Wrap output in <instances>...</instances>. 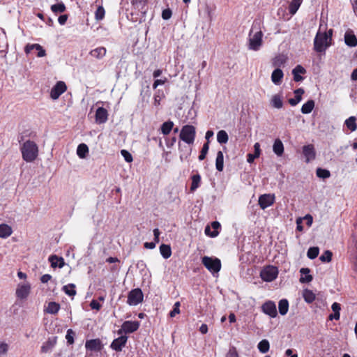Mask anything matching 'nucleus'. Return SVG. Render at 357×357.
Returning a JSON list of instances; mask_svg holds the SVG:
<instances>
[{
  "instance_id": "obj_35",
  "label": "nucleus",
  "mask_w": 357,
  "mask_h": 357,
  "mask_svg": "<svg viewBox=\"0 0 357 357\" xmlns=\"http://www.w3.org/2000/svg\"><path fill=\"white\" fill-rule=\"evenodd\" d=\"M271 104L273 107L280 109L282 107L283 102L280 96L275 95L272 97Z\"/></svg>"
},
{
  "instance_id": "obj_9",
  "label": "nucleus",
  "mask_w": 357,
  "mask_h": 357,
  "mask_svg": "<svg viewBox=\"0 0 357 357\" xmlns=\"http://www.w3.org/2000/svg\"><path fill=\"white\" fill-rule=\"evenodd\" d=\"M274 194H264L259 197V205L262 209H265L273 204L275 202Z\"/></svg>"
},
{
  "instance_id": "obj_11",
  "label": "nucleus",
  "mask_w": 357,
  "mask_h": 357,
  "mask_svg": "<svg viewBox=\"0 0 357 357\" xmlns=\"http://www.w3.org/2000/svg\"><path fill=\"white\" fill-rule=\"evenodd\" d=\"M31 287L29 283L19 284L16 289V296L20 298H26L30 293Z\"/></svg>"
},
{
  "instance_id": "obj_1",
  "label": "nucleus",
  "mask_w": 357,
  "mask_h": 357,
  "mask_svg": "<svg viewBox=\"0 0 357 357\" xmlns=\"http://www.w3.org/2000/svg\"><path fill=\"white\" fill-rule=\"evenodd\" d=\"M21 151L22 158L27 162H31L38 157V147L34 142L28 140L23 144Z\"/></svg>"
},
{
  "instance_id": "obj_45",
  "label": "nucleus",
  "mask_w": 357,
  "mask_h": 357,
  "mask_svg": "<svg viewBox=\"0 0 357 357\" xmlns=\"http://www.w3.org/2000/svg\"><path fill=\"white\" fill-rule=\"evenodd\" d=\"M105 9L102 6H98L96 13L95 17L96 20H102L105 17Z\"/></svg>"
},
{
  "instance_id": "obj_43",
  "label": "nucleus",
  "mask_w": 357,
  "mask_h": 357,
  "mask_svg": "<svg viewBox=\"0 0 357 357\" xmlns=\"http://www.w3.org/2000/svg\"><path fill=\"white\" fill-rule=\"evenodd\" d=\"M319 252V250L317 247H312L308 249L307 255L310 259H313L318 256Z\"/></svg>"
},
{
  "instance_id": "obj_5",
  "label": "nucleus",
  "mask_w": 357,
  "mask_h": 357,
  "mask_svg": "<svg viewBox=\"0 0 357 357\" xmlns=\"http://www.w3.org/2000/svg\"><path fill=\"white\" fill-rule=\"evenodd\" d=\"M202 262L212 273H218L221 269V261L218 258L204 256L202 257Z\"/></svg>"
},
{
  "instance_id": "obj_61",
  "label": "nucleus",
  "mask_w": 357,
  "mask_h": 357,
  "mask_svg": "<svg viewBox=\"0 0 357 357\" xmlns=\"http://www.w3.org/2000/svg\"><path fill=\"white\" fill-rule=\"evenodd\" d=\"M205 234L211 237H215L218 235L217 231H213V232L211 233V229H210L209 226H207L205 228Z\"/></svg>"
},
{
  "instance_id": "obj_64",
  "label": "nucleus",
  "mask_w": 357,
  "mask_h": 357,
  "mask_svg": "<svg viewBox=\"0 0 357 357\" xmlns=\"http://www.w3.org/2000/svg\"><path fill=\"white\" fill-rule=\"evenodd\" d=\"M52 278V276L49 274H45L43 275L41 278H40V280L43 283H47L48 282V281H50Z\"/></svg>"
},
{
  "instance_id": "obj_44",
  "label": "nucleus",
  "mask_w": 357,
  "mask_h": 357,
  "mask_svg": "<svg viewBox=\"0 0 357 357\" xmlns=\"http://www.w3.org/2000/svg\"><path fill=\"white\" fill-rule=\"evenodd\" d=\"M332 252L329 250H326L319 257L322 262H330L332 259Z\"/></svg>"
},
{
  "instance_id": "obj_46",
  "label": "nucleus",
  "mask_w": 357,
  "mask_h": 357,
  "mask_svg": "<svg viewBox=\"0 0 357 357\" xmlns=\"http://www.w3.org/2000/svg\"><path fill=\"white\" fill-rule=\"evenodd\" d=\"M317 176L319 178H328L330 176V172L327 169H321V168H318L317 169Z\"/></svg>"
},
{
  "instance_id": "obj_25",
  "label": "nucleus",
  "mask_w": 357,
  "mask_h": 357,
  "mask_svg": "<svg viewBox=\"0 0 357 357\" xmlns=\"http://www.w3.org/2000/svg\"><path fill=\"white\" fill-rule=\"evenodd\" d=\"M331 308L334 312V314H331L329 315V319L333 320H338L340 319V311L341 310L340 305L337 303H333Z\"/></svg>"
},
{
  "instance_id": "obj_60",
  "label": "nucleus",
  "mask_w": 357,
  "mask_h": 357,
  "mask_svg": "<svg viewBox=\"0 0 357 357\" xmlns=\"http://www.w3.org/2000/svg\"><path fill=\"white\" fill-rule=\"evenodd\" d=\"M90 306L92 309H95L97 310H99L101 307V305L96 300H93L91 303Z\"/></svg>"
},
{
  "instance_id": "obj_26",
  "label": "nucleus",
  "mask_w": 357,
  "mask_h": 357,
  "mask_svg": "<svg viewBox=\"0 0 357 357\" xmlns=\"http://www.w3.org/2000/svg\"><path fill=\"white\" fill-rule=\"evenodd\" d=\"M215 167L217 170L222 172L224 167V155L221 151H219L217 153Z\"/></svg>"
},
{
  "instance_id": "obj_63",
  "label": "nucleus",
  "mask_w": 357,
  "mask_h": 357,
  "mask_svg": "<svg viewBox=\"0 0 357 357\" xmlns=\"http://www.w3.org/2000/svg\"><path fill=\"white\" fill-rule=\"evenodd\" d=\"M160 234V232L158 228H155L153 229L154 241L155 243L159 242Z\"/></svg>"
},
{
  "instance_id": "obj_24",
  "label": "nucleus",
  "mask_w": 357,
  "mask_h": 357,
  "mask_svg": "<svg viewBox=\"0 0 357 357\" xmlns=\"http://www.w3.org/2000/svg\"><path fill=\"white\" fill-rule=\"evenodd\" d=\"M344 124L351 132H354L357 129L356 118L355 116H350L346 119Z\"/></svg>"
},
{
  "instance_id": "obj_8",
  "label": "nucleus",
  "mask_w": 357,
  "mask_h": 357,
  "mask_svg": "<svg viewBox=\"0 0 357 357\" xmlns=\"http://www.w3.org/2000/svg\"><path fill=\"white\" fill-rule=\"evenodd\" d=\"M139 327V323L137 321H126L123 323L121 328L118 331V334L121 335L123 333H131L136 331Z\"/></svg>"
},
{
  "instance_id": "obj_37",
  "label": "nucleus",
  "mask_w": 357,
  "mask_h": 357,
  "mask_svg": "<svg viewBox=\"0 0 357 357\" xmlns=\"http://www.w3.org/2000/svg\"><path fill=\"white\" fill-rule=\"evenodd\" d=\"M303 296L304 300L308 303L313 302L315 299L314 294L311 290L309 289L304 290Z\"/></svg>"
},
{
  "instance_id": "obj_33",
  "label": "nucleus",
  "mask_w": 357,
  "mask_h": 357,
  "mask_svg": "<svg viewBox=\"0 0 357 357\" xmlns=\"http://www.w3.org/2000/svg\"><path fill=\"white\" fill-rule=\"evenodd\" d=\"M314 107V102L312 100H308L301 107L303 114H310Z\"/></svg>"
},
{
  "instance_id": "obj_18",
  "label": "nucleus",
  "mask_w": 357,
  "mask_h": 357,
  "mask_svg": "<svg viewBox=\"0 0 357 357\" xmlns=\"http://www.w3.org/2000/svg\"><path fill=\"white\" fill-rule=\"evenodd\" d=\"M273 151L278 155L281 156L284 153V145L280 139H276L273 145Z\"/></svg>"
},
{
  "instance_id": "obj_29",
  "label": "nucleus",
  "mask_w": 357,
  "mask_h": 357,
  "mask_svg": "<svg viewBox=\"0 0 357 357\" xmlns=\"http://www.w3.org/2000/svg\"><path fill=\"white\" fill-rule=\"evenodd\" d=\"M160 252L165 259H168L172 255V250L169 245L162 244L160 246Z\"/></svg>"
},
{
  "instance_id": "obj_17",
  "label": "nucleus",
  "mask_w": 357,
  "mask_h": 357,
  "mask_svg": "<svg viewBox=\"0 0 357 357\" xmlns=\"http://www.w3.org/2000/svg\"><path fill=\"white\" fill-rule=\"evenodd\" d=\"M344 42L349 47L357 45V38L351 30H348L344 34Z\"/></svg>"
},
{
  "instance_id": "obj_56",
  "label": "nucleus",
  "mask_w": 357,
  "mask_h": 357,
  "mask_svg": "<svg viewBox=\"0 0 357 357\" xmlns=\"http://www.w3.org/2000/svg\"><path fill=\"white\" fill-rule=\"evenodd\" d=\"M36 46H38L39 48H35V50L37 51V56L38 57H43L45 56V50L43 48L41 45L39 44H36Z\"/></svg>"
},
{
  "instance_id": "obj_23",
  "label": "nucleus",
  "mask_w": 357,
  "mask_h": 357,
  "mask_svg": "<svg viewBox=\"0 0 357 357\" xmlns=\"http://www.w3.org/2000/svg\"><path fill=\"white\" fill-rule=\"evenodd\" d=\"M305 69L303 67L300 65L297 66L292 71L294 80L296 82L302 80L303 78L301 75L305 73Z\"/></svg>"
},
{
  "instance_id": "obj_36",
  "label": "nucleus",
  "mask_w": 357,
  "mask_h": 357,
  "mask_svg": "<svg viewBox=\"0 0 357 357\" xmlns=\"http://www.w3.org/2000/svg\"><path fill=\"white\" fill-rule=\"evenodd\" d=\"M174 126V123L172 121H167L162 123L161 126V131L163 135H169L171 132L172 128Z\"/></svg>"
},
{
  "instance_id": "obj_20",
  "label": "nucleus",
  "mask_w": 357,
  "mask_h": 357,
  "mask_svg": "<svg viewBox=\"0 0 357 357\" xmlns=\"http://www.w3.org/2000/svg\"><path fill=\"white\" fill-rule=\"evenodd\" d=\"M106 52H107V50L105 47H99L94 50H92L90 52V54L91 56H93L96 59H100L105 56Z\"/></svg>"
},
{
  "instance_id": "obj_7",
  "label": "nucleus",
  "mask_w": 357,
  "mask_h": 357,
  "mask_svg": "<svg viewBox=\"0 0 357 357\" xmlns=\"http://www.w3.org/2000/svg\"><path fill=\"white\" fill-rule=\"evenodd\" d=\"M143 293L140 289H135L128 294L127 303L130 305H137L143 301Z\"/></svg>"
},
{
  "instance_id": "obj_12",
  "label": "nucleus",
  "mask_w": 357,
  "mask_h": 357,
  "mask_svg": "<svg viewBox=\"0 0 357 357\" xmlns=\"http://www.w3.org/2000/svg\"><path fill=\"white\" fill-rule=\"evenodd\" d=\"M303 153L307 163L315 159L316 153L312 144H308L303 147Z\"/></svg>"
},
{
  "instance_id": "obj_55",
  "label": "nucleus",
  "mask_w": 357,
  "mask_h": 357,
  "mask_svg": "<svg viewBox=\"0 0 357 357\" xmlns=\"http://www.w3.org/2000/svg\"><path fill=\"white\" fill-rule=\"evenodd\" d=\"M172 10L169 8L167 9H165L162 13V17L164 19V20H169L171 16H172Z\"/></svg>"
},
{
  "instance_id": "obj_2",
  "label": "nucleus",
  "mask_w": 357,
  "mask_h": 357,
  "mask_svg": "<svg viewBox=\"0 0 357 357\" xmlns=\"http://www.w3.org/2000/svg\"><path fill=\"white\" fill-rule=\"evenodd\" d=\"M330 35H328L325 31L321 32L319 31L315 36L314 40V50L318 52H321L331 45Z\"/></svg>"
},
{
  "instance_id": "obj_53",
  "label": "nucleus",
  "mask_w": 357,
  "mask_h": 357,
  "mask_svg": "<svg viewBox=\"0 0 357 357\" xmlns=\"http://www.w3.org/2000/svg\"><path fill=\"white\" fill-rule=\"evenodd\" d=\"M8 351V344L4 342H0V355H5Z\"/></svg>"
},
{
  "instance_id": "obj_54",
  "label": "nucleus",
  "mask_w": 357,
  "mask_h": 357,
  "mask_svg": "<svg viewBox=\"0 0 357 357\" xmlns=\"http://www.w3.org/2000/svg\"><path fill=\"white\" fill-rule=\"evenodd\" d=\"M65 91H50V97L52 100H56Z\"/></svg>"
},
{
  "instance_id": "obj_34",
  "label": "nucleus",
  "mask_w": 357,
  "mask_h": 357,
  "mask_svg": "<svg viewBox=\"0 0 357 357\" xmlns=\"http://www.w3.org/2000/svg\"><path fill=\"white\" fill-rule=\"evenodd\" d=\"M303 0H292L289 4V10L290 13L294 15L299 8Z\"/></svg>"
},
{
  "instance_id": "obj_3",
  "label": "nucleus",
  "mask_w": 357,
  "mask_h": 357,
  "mask_svg": "<svg viewBox=\"0 0 357 357\" xmlns=\"http://www.w3.org/2000/svg\"><path fill=\"white\" fill-rule=\"evenodd\" d=\"M257 24V22H254L252 29L250 32L249 38V49L254 51L259 50L262 45V31L260 30H257L255 33H253Z\"/></svg>"
},
{
  "instance_id": "obj_42",
  "label": "nucleus",
  "mask_w": 357,
  "mask_h": 357,
  "mask_svg": "<svg viewBox=\"0 0 357 357\" xmlns=\"http://www.w3.org/2000/svg\"><path fill=\"white\" fill-rule=\"evenodd\" d=\"M51 10L55 13H63L66 10V6L63 3H59L57 4L52 5Z\"/></svg>"
},
{
  "instance_id": "obj_6",
  "label": "nucleus",
  "mask_w": 357,
  "mask_h": 357,
  "mask_svg": "<svg viewBox=\"0 0 357 357\" xmlns=\"http://www.w3.org/2000/svg\"><path fill=\"white\" fill-rule=\"evenodd\" d=\"M278 274V268L275 266H269L261 271L260 276L263 280L271 282L277 278Z\"/></svg>"
},
{
  "instance_id": "obj_62",
  "label": "nucleus",
  "mask_w": 357,
  "mask_h": 357,
  "mask_svg": "<svg viewBox=\"0 0 357 357\" xmlns=\"http://www.w3.org/2000/svg\"><path fill=\"white\" fill-rule=\"evenodd\" d=\"M227 357H238L237 351L235 348L230 349Z\"/></svg>"
},
{
  "instance_id": "obj_31",
  "label": "nucleus",
  "mask_w": 357,
  "mask_h": 357,
  "mask_svg": "<svg viewBox=\"0 0 357 357\" xmlns=\"http://www.w3.org/2000/svg\"><path fill=\"white\" fill-rule=\"evenodd\" d=\"M60 305L56 302H50L45 310L47 313L54 314L59 312Z\"/></svg>"
},
{
  "instance_id": "obj_50",
  "label": "nucleus",
  "mask_w": 357,
  "mask_h": 357,
  "mask_svg": "<svg viewBox=\"0 0 357 357\" xmlns=\"http://www.w3.org/2000/svg\"><path fill=\"white\" fill-rule=\"evenodd\" d=\"M167 81V79L166 77H161V78H156L154 80V82L153 84V88L155 89L158 86H162L165 84V82Z\"/></svg>"
},
{
  "instance_id": "obj_52",
  "label": "nucleus",
  "mask_w": 357,
  "mask_h": 357,
  "mask_svg": "<svg viewBox=\"0 0 357 357\" xmlns=\"http://www.w3.org/2000/svg\"><path fill=\"white\" fill-rule=\"evenodd\" d=\"M74 332L72 329H68L66 335V339L68 344H72L74 342Z\"/></svg>"
},
{
  "instance_id": "obj_13",
  "label": "nucleus",
  "mask_w": 357,
  "mask_h": 357,
  "mask_svg": "<svg viewBox=\"0 0 357 357\" xmlns=\"http://www.w3.org/2000/svg\"><path fill=\"white\" fill-rule=\"evenodd\" d=\"M127 340V336L121 335L119 337L114 340L111 344V347L116 351H121L122 348L125 346Z\"/></svg>"
},
{
  "instance_id": "obj_51",
  "label": "nucleus",
  "mask_w": 357,
  "mask_h": 357,
  "mask_svg": "<svg viewBox=\"0 0 357 357\" xmlns=\"http://www.w3.org/2000/svg\"><path fill=\"white\" fill-rule=\"evenodd\" d=\"M121 155L124 158L125 160L128 162H131L133 160L132 155L127 150L121 151Z\"/></svg>"
},
{
  "instance_id": "obj_19",
  "label": "nucleus",
  "mask_w": 357,
  "mask_h": 357,
  "mask_svg": "<svg viewBox=\"0 0 357 357\" xmlns=\"http://www.w3.org/2000/svg\"><path fill=\"white\" fill-rule=\"evenodd\" d=\"M302 276L300 278V282L302 283H308L312 280V276L310 275V269L307 268H302L300 270Z\"/></svg>"
},
{
  "instance_id": "obj_21",
  "label": "nucleus",
  "mask_w": 357,
  "mask_h": 357,
  "mask_svg": "<svg viewBox=\"0 0 357 357\" xmlns=\"http://www.w3.org/2000/svg\"><path fill=\"white\" fill-rule=\"evenodd\" d=\"M12 228L6 224L0 225V238H6L12 234Z\"/></svg>"
},
{
  "instance_id": "obj_59",
  "label": "nucleus",
  "mask_w": 357,
  "mask_h": 357,
  "mask_svg": "<svg viewBox=\"0 0 357 357\" xmlns=\"http://www.w3.org/2000/svg\"><path fill=\"white\" fill-rule=\"evenodd\" d=\"M254 149H255V157H259L261 154V149H260V144L258 142H256L254 144Z\"/></svg>"
},
{
  "instance_id": "obj_40",
  "label": "nucleus",
  "mask_w": 357,
  "mask_h": 357,
  "mask_svg": "<svg viewBox=\"0 0 357 357\" xmlns=\"http://www.w3.org/2000/svg\"><path fill=\"white\" fill-rule=\"evenodd\" d=\"M201 181V176L199 174H195L192 176V184L190 187L191 191H195L199 188Z\"/></svg>"
},
{
  "instance_id": "obj_41",
  "label": "nucleus",
  "mask_w": 357,
  "mask_h": 357,
  "mask_svg": "<svg viewBox=\"0 0 357 357\" xmlns=\"http://www.w3.org/2000/svg\"><path fill=\"white\" fill-rule=\"evenodd\" d=\"M228 135L225 130H220L217 134V140L220 144H225L228 142Z\"/></svg>"
},
{
  "instance_id": "obj_30",
  "label": "nucleus",
  "mask_w": 357,
  "mask_h": 357,
  "mask_svg": "<svg viewBox=\"0 0 357 357\" xmlns=\"http://www.w3.org/2000/svg\"><path fill=\"white\" fill-rule=\"evenodd\" d=\"M282 77L283 73L279 68L275 69L271 75V79L275 84H279L281 82Z\"/></svg>"
},
{
  "instance_id": "obj_32",
  "label": "nucleus",
  "mask_w": 357,
  "mask_h": 357,
  "mask_svg": "<svg viewBox=\"0 0 357 357\" xmlns=\"http://www.w3.org/2000/svg\"><path fill=\"white\" fill-rule=\"evenodd\" d=\"M257 348L261 353H267L270 349L269 342L265 339L262 340L258 343Z\"/></svg>"
},
{
  "instance_id": "obj_47",
  "label": "nucleus",
  "mask_w": 357,
  "mask_h": 357,
  "mask_svg": "<svg viewBox=\"0 0 357 357\" xmlns=\"http://www.w3.org/2000/svg\"><path fill=\"white\" fill-rule=\"evenodd\" d=\"M286 61V58L283 55H279L274 59L273 65L280 67Z\"/></svg>"
},
{
  "instance_id": "obj_10",
  "label": "nucleus",
  "mask_w": 357,
  "mask_h": 357,
  "mask_svg": "<svg viewBox=\"0 0 357 357\" xmlns=\"http://www.w3.org/2000/svg\"><path fill=\"white\" fill-rule=\"evenodd\" d=\"M261 310L264 313L269 315L271 317H275L277 316L276 305L273 301H267L261 306Z\"/></svg>"
},
{
  "instance_id": "obj_58",
  "label": "nucleus",
  "mask_w": 357,
  "mask_h": 357,
  "mask_svg": "<svg viewBox=\"0 0 357 357\" xmlns=\"http://www.w3.org/2000/svg\"><path fill=\"white\" fill-rule=\"evenodd\" d=\"M35 48H39V47L36 46V44H28L25 47V52L29 54L32 50H35Z\"/></svg>"
},
{
  "instance_id": "obj_48",
  "label": "nucleus",
  "mask_w": 357,
  "mask_h": 357,
  "mask_svg": "<svg viewBox=\"0 0 357 357\" xmlns=\"http://www.w3.org/2000/svg\"><path fill=\"white\" fill-rule=\"evenodd\" d=\"M208 149H209L208 142H206L203 145L200 155H199V160H202L206 158V155L208 151Z\"/></svg>"
},
{
  "instance_id": "obj_39",
  "label": "nucleus",
  "mask_w": 357,
  "mask_h": 357,
  "mask_svg": "<svg viewBox=\"0 0 357 357\" xmlns=\"http://www.w3.org/2000/svg\"><path fill=\"white\" fill-rule=\"evenodd\" d=\"M296 96L294 98H290L289 102L291 105L295 106L301 100V96L304 91H294Z\"/></svg>"
},
{
  "instance_id": "obj_22",
  "label": "nucleus",
  "mask_w": 357,
  "mask_h": 357,
  "mask_svg": "<svg viewBox=\"0 0 357 357\" xmlns=\"http://www.w3.org/2000/svg\"><path fill=\"white\" fill-rule=\"evenodd\" d=\"M49 260L51 263V266L54 268L57 266L62 268L64 266L63 259L62 257H59L56 255L50 256Z\"/></svg>"
},
{
  "instance_id": "obj_57",
  "label": "nucleus",
  "mask_w": 357,
  "mask_h": 357,
  "mask_svg": "<svg viewBox=\"0 0 357 357\" xmlns=\"http://www.w3.org/2000/svg\"><path fill=\"white\" fill-rule=\"evenodd\" d=\"M52 89H66V85L65 82L59 81Z\"/></svg>"
},
{
  "instance_id": "obj_38",
  "label": "nucleus",
  "mask_w": 357,
  "mask_h": 357,
  "mask_svg": "<svg viewBox=\"0 0 357 357\" xmlns=\"http://www.w3.org/2000/svg\"><path fill=\"white\" fill-rule=\"evenodd\" d=\"M75 285L74 284H68L63 287V291L70 296H74L76 294Z\"/></svg>"
},
{
  "instance_id": "obj_4",
  "label": "nucleus",
  "mask_w": 357,
  "mask_h": 357,
  "mask_svg": "<svg viewBox=\"0 0 357 357\" xmlns=\"http://www.w3.org/2000/svg\"><path fill=\"white\" fill-rule=\"evenodd\" d=\"M196 136V129L193 126H184L180 132V139L188 144H192L195 142Z\"/></svg>"
},
{
  "instance_id": "obj_27",
  "label": "nucleus",
  "mask_w": 357,
  "mask_h": 357,
  "mask_svg": "<svg viewBox=\"0 0 357 357\" xmlns=\"http://www.w3.org/2000/svg\"><path fill=\"white\" fill-rule=\"evenodd\" d=\"M89 153V148L85 144H80L77 149V154L80 158H85Z\"/></svg>"
},
{
  "instance_id": "obj_49",
  "label": "nucleus",
  "mask_w": 357,
  "mask_h": 357,
  "mask_svg": "<svg viewBox=\"0 0 357 357\" xmlns=\"http://www.w3.org/2000/svg\"><path fill=\"white\" fill-rule=\"evenodd\" d=\"M180 302H176L174 305V309L169 312L170 317H174L176 314L180 313Z\"/></svg>"
},
{
  "instance_id": "obj_15",
  "label": "nucleus",
  "mask_w": 357,
  "mask_h": 357,
  "mask_svg": "<svg viewBox=\"0 0 357 357\" xmlns=\"http://www.w3.org/2000/svg\"><path fill=\"white\" fill-rule=\"evenodd\" d=\"M56 343V337L49 338L45 342L40 349L42 354H47L50 352Z\"/></svg>"
},
{
  "instance_id": "obj_14",
  "label": "nucleus",
  "mask_w": 357,
  "mask_h": 357,
  "mask_svg": "<svg viewBox=\"0 0 357 357\" xmlns=\"http://www.w3.org/2000/svg\"><path fill=\"white\" fill-rule=\"evenodd\" d=\"M108 113L106 109L103 107H98L96 112V122L101 124L107 121Z\"/></svg>"
},
{
  "instance_id": "obj_28",
  "label": "nucleus",
  "mask_w": 357,
  "mask_h": 357,
  "mask_svg": "<svg viewBox=\"0 0 357 357\" xmlns=\"http://www.w3.org/2000/svg\"><path fill=\"white\" fill-rule=\"evenodd\" d=\"M279 312L281 315H285L289 310V303L287 299H282L278 303Z\"/></svg>"
},
{
  "instance_id": "obj_16",
  "label": "nucleus",
  "mask_w": 357,
  "mask_h": 357,
  "mask_svg": "<svg viewBox=\"0 0 357 357\" xmlns=\"http://www.w3.org/2000/svg\"><path fill=\"white\" fill-rule=\"evenodd\" d=\"M85 347L90 351H100L102 349L101 342L98 339H93L86 342Z\"/></svg>"
}]
</instances>
